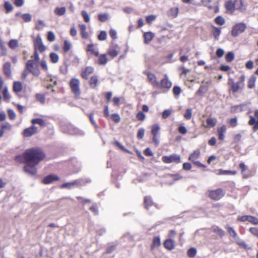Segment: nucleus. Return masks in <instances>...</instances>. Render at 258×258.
I'll list each match as a JSON object with an SVG mask.
<instances>
[{
	"mask_svg": "<svg viewBox=\"0 0 258 258\" xmlns=\"http://www.w3.org/2000/svg\"><path fill=\"white\" fill-rule=\"evenodd\" d=\"M44 155L39 149L32 148L27 150L23 154L18 155L15 160L19 162H25L24 167V171L30 175H34L37 172L36 166L44 158Z\"/></svg>",
	"mask_w": 258,
	"mask_h": 258,
	"instance_id": "1",
	"label": "nucleus"
},
{
	"mask_svg": "<svg viewBox=\"0 0 258 258\" xmlns=\"http://www.w3.org/2000/svg\"><path fill=\"white\" fill-rule=\"evenodd\" d=\"M31 58L32 59L27 61L26 69L33 75L38 76L40 74V71L38 68V62L39 60L38 53L34 52Z\"/></svg>",
	"mask_w": 258,
	"mask_h": 258,
	"instance_id": "2",
	"label": "nucleus"
},
{
	"mask_svg": "<svg viewBox=\"0 0 258 258\" xmlns=\"http://www.w3.org/2000/svg\"><path fill=\"white\" fill-rule=\"evenodd\" d=\"M226 229H227V232L229 234V235L232 237L234 241L239 245L245 248H248L247 245L245 243V242L241 239L237 235L236 231L233 229V228L226 226Z\"/></svg>",
	"mask_w": 258,
	"mask_h": 258,
	"instance_id": "3",
	"label": "nucleus"
},
{
	"mask_svg": "<svg viewBox=\"0 0 258 258\" xmlns=\"http://www.w3.org/2000/svg\"><path fill=\"white\" fill-rule=\"evenodd\" d=\"M245 77L244 75H241L239 78V81L236 83H233L230 89V91L233 93L237 92L242 90L244 87V81Z\"/></svg>",
	"mask_w": 258,
	"mask_h": 258,
	"instance_id": "4",
	"label": "nucleus"
},
{
	"mask_svg": "<svg viewBox=\"0 0 258 258\" xmlns=\"http://www.w3.org/2000/svg\"><path fill=\"white\" fill-rule=\"evenodd\" d=\"M246 28V25L244 23H239L234 25L232 28L231 33L233 37H237L242 33Z\"/></svg>",
	"mask_w": 258,
	"mask_h": 258,
	"instance_id": "5",
	"label": "nucleus"
},
{
	"mask_svg": "<svg viewBox=\"0 0 258 258\" xmlns=\"http://www.w3.org/2000/svg\"><path fill=\"white\" fill-rule=\"evenodd\" d=\"M70 86L72 92L76 96H79L80 95V81L78 79H72L70 81Z\"/></svg>",
	"mask_w": 258,
	"mask_h": 258,
	"instance_id": "6",
	"label": "nucleus"
},
{
	"mask_svg": "<svg viewBox=\"0 0 258 258\" xmlns=\"http://www.w3.org/2000/svg\"><path fill=\"white\" fill-rule=\"evenodd\" d=\"M34 52H38L39 50L40 52H44L45 49V46L42 43V39L40 36H38L34 41Z\"/></svg>",
	"mask_w": 258,
	"mask_h": 258,
	"instance_id": "7",
	"label": "nucleus"
},
{
	"mask_svg": "<svg viewBox=\"0 0 258 258\" xmlns=\"http://www.w3.org/2000/svg\"><path fill=\"white\" fill-rule=\"evenodd\" d=\"M162 161L165 163H180V156L177 154H172L169 156H164L162 157Z\"/></svg>",
	"mask_w": 258,
	"mask_h": 258,
	"instance_id": "8",
	"label": "nucleus"
},
{
	"mask_svg": "<svg viewBox=\"0 0 258 258\" xmlns=\"http://www.w3.org/2000/svg\"><path fill=\"white\" fill-rule=\"evenodd\" d=\"M239 167L241 169V173L242 175V177L245 178H248L252 175V173L251 170L248 168V167L245 165V164L241 162L239 164Z\"/></svg>",
	"mask_w": 258,
	"mask_h": 258,
	"instance_id": "9",
	"label": "nucleus"
},
{
	"mask_svg": "<svg viewBox=\"0 0 258 258\" xmlns=\"http://www.w3.org/2000/svg\"><path fill=\"white\" fill-rule=\"evenodd\" d=\"M202 5L208 9H213L215 13L218 12L217 5L215 0H201Z\"/></svg>",
	"mask_w": 258,
	"mask_h": 258,
	"instance_id": "10",
	"label": "nucleus"
},
{
	"mask_svg": "<svg viewBox=\"0 0 258 258\" xmlns=\"http://www.w3.org/2000/svg\"><path fill=\"white\" fill-rule=\"evenodd\" d=\"M209 195L211 199L215 200H218L224 196V191L222 189L220 188L215 190L210 191Z\"/></svg>",
	"mask_w": 258,
	"mask_h": 258,
	"instance_id": "11",
	"label": "nucleus"
},
{
	"mask_svg": "<svg viewBox=\"0 0 258 258\" xmlns=\"http://www.w3.org/2000/svg\"><path fill=\"white\" fill-rule=\"evenodd\" d=\"M81 180L80 179L76 180L73 182L65 183L60 185L62 188H66L71 189L72 188L81 185Z\"/></svg>",
	"mask_w": 258,
	"mask_h": 258,
	"instance_id": "12",
	"label": "nucleus"
},
{
	"mask_svg": "<svg viewBox=\"0 0 258 258\" xmlns=\"http://www.w3.org/2000/svg\"><path fill=\"white\" fill-rule=\"evenodd\" d=\"M172 86V83L169 80L167 74L164 75V78L159 83V87L161 88L169 89Z\"/></svg>",
	"mask_w": 258,
	"mask_h": 258,
	"instance_id": "13",
	"label": "nucleus"
},
{
	"mask_svg": "<svg viewBox=\"0 0 258 258\" xmlns=\"http://www.w3.org/2000/svg\"><path fill=\"white\" fill-rule=\"evenodd\" d=\"M37 127L34 125H32L30 127L26 128L23 133L24 137H30L37 132Z\"/></svg>",
	"mask_w": 258,
	"mask_h": 258,
	"instance_id": "14",
	"label": "nucleus"
},
{
	"mask_svg": "<svg viewBox=\"0 0 258 258\" xmlns=\"http://www.w3.org/2000/svg\"><path fill=\"white\" fill-rule=\"evenodd\" d=\"M146 75L148 77V79L154 87H159V83L157 80V78L155 75L151 73L147 72Z\"/></svg>",
	"mask_w": 258,
	"mask_h": 258,
	"instance_id": "15",
	"label": "nucleus"
},
{
	"mask_svg": "<svg viewBox=\"0 0 258 258\" xmlns=\"http://www.w3.org/2000/svg\"><path fill=\"white\" fill-rule=\"evenodd\" d=\"M59 177L55 175L51 174L46 176L43 179V183L44 184H49L54 181L59 180Z\"/></svg>",
	"mask_w": 258,
	"mask_h": 258,
	"instance_id": "16",
	"label": "nucleus"
},
{
	"mask_svg": "<svg viewBox=\"0 0 258 258\" xmlns=\"http://www.w3.org/2000/svg\"><path fill=\"white\" fill-rule=\"evenodd\" d=\"M94 71L93 68L88 67L85 70L82 71L81 73L82 77L85 79H87L89 75L92 74Z\"/></svg>",
	"mask_w": 258,
	"mask_h": 258,
	"instance_id": "17",
	"label": "nucleus"
},
{
	"mask_svg": "<svg viewBox=\"0 0 258 258\" xmlns=\"http://www.w3.org/2000/svg\"><path fill=\"white\" fill-rule=\"evenodd\" d=\"M234 6L235 10H238L241 11H243L245 10V8L243 4V2L242 0H235L234 1Z\"/></svg>",
	"mask_w": 258,
	"mask_h": 258,
	"instance_id": "18",
	"label": "nucleus"
},
{
	"mask_svg": "<svg viewBox=\"0 0 258 258\" xmlns=\"http://www.w3.org/2000/svg\"><path fill=\"white\" fill-rule=\"evenodd\" d=\"M250 119L248 124L250 125H253V130L256 131L258 130V120H256L255 118L253 116H249Z\"/></svg>",
	"mask_w": 258,
	"mask_h": 258,
	"instance_id": "19",
	"label": "nucleus"
},
{
	"mask_svg": "<svg viewBox=\"0 0 258 258\" xmlns=\"http://www.w3.org/2000/svg\"><path fill=\"white\" fill-rule=\"evenodd\" d=\"M178 12L179 9L177 7L171 8L168 12V15L172 18H175L177 16Z\"/></svg>",
	"mask_w": 258,
	"mask_h": 258,
	"instance_id": "20",
	"label": "nucleus"
},
{
	"mask_svg": "<svg viewBox=\"0 0 258 258\" xmlns=\"http://www.w3.org/2000/svg\"><path fill=\"white\" fill-rule=\"evenodd\" d=\"M154 37V34L150 32H146L144 34V42L146 44L150 43L153 38Z\"/></svg>",
	"mask_w": 258,
	"mask_h": 258,
	"instance_id": "21",
	"label": "nucleus"
},
{
	"mask_svg": "<svg viewBox=\"0 0 258 258\" xmlns=\"http://www.w3.org/2000/svg\"><path fill=\"white\" fill-rule=\"evenodd\" d=\"M54 13L58 16H63L66 13V8L64 7H56L54 10Z\"/></svg>",
	"mask_w": 258,
	"mask_h": 258,
	"instance_id": "22",
	"label": "nucleus"
},
{
	"mask_svg": "<svg viewBox=\"0 0 258 258\" xmlns=\"http://www.w3.org/2000/svg\"><path fill=\"white\" fill-rule=\"evenodd\" d=\"M164 245L167 249L172 250L174 248V241L171 239H169L164 242Z\"/></svg>",
	"mask_w": 258,
	"mask_h": 258,
	"instance_id": "23",
	"label": "nucleus"
},
{
	"mask_svg": "<svg viewBox=\"0 0 258 258\" xmlns=\"http://www.w3.org/2000/svg\"><path fill=\"white\" fill-rule=\"evenodd\" d=\"M226 127L224 125L218 128V134L219 136V139L223 140L224 139L225 133L226 132Z\"/></svg>",
	"mask_w": 258,
	"mask_h": 258,
	"instance_id": "24",
	"label": "nucleus"
},
{
	"mask_svg": "<svg viewBox=\"0 0 258 258\" xmlns=\"http://www.w3.org/2000/svg\"><path fill=\"white\" fill-rule=\"evenodd\" d=\"M161 245V241L159 237H155L153 240L152 244L151 246V250L158 247Z\"/></svg>",
	"mask_w": 258,
	"mask_h": 258,
	"instance_id": "25",
	"label": "nucleus"
},
{
	"mask_svg": "<svg viewBox=\"0 0 258 258\" xmlns=\"http://www.w3.org/2000/svg\"><path fill=\"white\" fill-rule=\"evenodd\" d=\"M3 69L6 75L10 77L11 75V63L9 62H6L4 64Z\"/></svg>",
	"mask_w": 258,
	"mask_h": 258,
	"instance_id": "26",
	"label": "nucleus"
},
{
	"mask_svg": "<svg viewBox=\"0 0 258 258\" xmlns=\"http://www.w3.org/2000/svg\"><path fill=\"white\" fill-rule=\"evenodd\" d=\"M86 51L88 52H91L92 54H94L95 56L99 55V51L97 49L94 47L93 44H89L87 46Z\"/></svg>",
	"mask_w": 258,
	"mask_h": 258,
	"instance_id": "27",
	"label": "nucleus"
},
{
	"mask_svg": "<svg viewBox=\"0 0 258 258\" xmlns=\"http://www.w3.org/2000/svg\"><path fill=\"white\" fill-rule=\"evenodd\" d=\"M212 34L216 39H218L219 37L221 34V28L216 27L212 26Z\"/></svg>",
	"mask_w": 258,
	"mask_h": 258,
	"instance_id": "28",
	"label": "nucleus"
},
{
	"mask_svg": "<svg viewBox=\"0 0 258 258\" xmlns=\"http://www.w3.org/2000/svg\"><path fill=\"white\" fill-rule=\"evenodd\" d=\"M256 77L252 75L250 77L248 81L247 86L249 88H253L255 86V83L256 81Z\"/></svg>",
	"mask_w": 258,
	"mask_h": 258,
	"instance_id": "29",
	"label": "nucleus"
},
{
	"mask_svg": "<svg viewBox=\"0 0 258 258\" xmlns=\"http://www.w3.org/2000/svg\"><path fill=\"white\" fill-rule=\"evenodd\" d=\"M200 155V151L199 150H195L189 157V160L192 162L196 160Z\"/></svg>",
	"mask_w": 258,
	"mask_h": 258,
	"instance_id": "30",
	"label": "nucleus"
},
{
	"mask_svg": "<svg viewBox=\"0 0 258 258\" xmlns=\"http://www.w3.org/2000/svg\"><path fill=\"white\" fill-rule=\"evenodd\" d=\"M108 61V58L106 54H103L99 56L98 62L100 64H105Z\"/></svg>",
	"mask_w": 258,
	"mask_h": 258,
	"instance_id": "31",
	"label": "nucleus"
},
{
	"mask_svg": "<svg viewBox=\"0 0 258 258\" xmlns=\"http://www.w3.org/2000/svg\"><path fill=\"white\" fill-rule=\"evenodd\" d=\"M79 27L81 31V34L82 38L86 39L88 37V33L86 31V27L84 24H80Z\"/></svg>",
	"mask_w": 258,
	"mask_h": 258,
	"instance_id": "32",
	"label": "nucleus"
},
{
	"mask_svg": "<svg viewBox=\"0 0 258 258\" xmlns=\"http://www.w3.org/2000/svg\"><path fill=\"white\" fill-rule=\"evenodd\" d=\"M22 89V85L20 82H15L13 85V90L15 92H19Z\"/></svg>",
	"mask_w": 258,
	"mask_h": 258,
	"instance_id": "33",
	"label": "nucleus"
},
{
	"mask_svg": "<svg viewBox=\"0 0 258 258\" xmlns=\"http://www.w3.org/2000/svg\"><path fill=\"white\" fill-rule=\"evenodd\" d=\"M49 57L50 59V61L53 63H57L59 60V56L58 55L54 52H51L49 54Z\"/></svg>",
	"mask_w": 258,
	"mask_h": 258,
	"instance_id": "34",
	"label": "nucleus"
},
{
	"mask_svg": "<svg viewBox=\"0 0 258 258\" xmlns=\"http://www.w3.org/2000/svg\"><path fill=\"white\" fill-rule=\"evenodd\" d=\"M207 125L206 127H214L216 125V119L208 118L206 120Z\"/></svg>",
	"mask_w": 258,
	"mask_h": 258,
	"instance_id": "35",
	"label": "nucleus"
},
{
	"mask_svg": "<svg viewBox=\"0 0 258 258\" xmlns=\"http://www.w3.org/2000/svg\"><path fill=\"white\" fill-rule=\"evenodd\" d=\"M160 130V127L159 125L155 124L152 126L151 133L153 136H157Z\"/></svg>",
	"mask_w": 258,
	"mask_h": 258,
	"instance_id": "36",
	"label": "nucleus"
},
{
	"mask_svg": "<svg viewBox=\"0 0 258 258\" xmlns=\"http://www.w3.org/2000/svg\"><path fill=\"white\" fill-rule=\"evenodd\" d=\"M234 5V1H229L226 3L225 6L228 11L232 12L235 10Z\"/></svg>",
	"mask_w": 258,
	"mask_h": 258,
	"instance_id": "37",
	"label": "nucleus"
},
{
	"mask_svg": "<svg viewBox=\"0 0 258 258\" xmlns=\"http://www.w3.org/2000/svg\"><path fill=\"white\" fill-rule=\"evenodd\" d=\"M236 171H231V170H219L218 171L217 174L218 175H226V174H231L235 175L236 174Z\"/></svg>",
	"mask_w": 258,
	"mask_h": 258,
	"instance_id": "38",
	"label": "nucleus"
},
{
	"mask_svg": "<svg viewBox=\"0 0 258 258\" xmlns=\"http://www.w3.org/2000/svg\"><path fill=\"white\" fill-rule=\"evenodd\" d=\"M98 17V20L101 22L106 21L109 18V15L107 13L100 14Z\"/></svg>",
	"mask_w": 258,
	"mask_h": 258,
	"instance_id": "39",
	"label": "nucleus"
},
{
	"mask_svg": "<svg viewBox=\"0 0 258 258\" xmlns=\"http://www.w3.org/2000/svg\"><path fill=\"white\" fill-rule=\"evenodd\" d=\"M31 122L33 124H38L41 126H44L45 125V122L43 119L42 118H35L31 120Z\"/></svg>",
	"mask_w": 258,
	"mask_h": 258,
	"instance_id": "40",
	"label": "nucleus"
},
{
	"mask_svg": "<svg viewBox=\"0 0 258 258\" xmlns=\"http://www.w3.org/2000/svg\"><path fill=\"white\" fill-rule=\"evenodd\" d=\"M107 53L109 56H110L112 58L115 57L118 54V51L114 49H108Z\"/></svg>",
	"mask_w": 258,
	"mask_h": 258,
	"instance_id": "41",
	"label": "nucleus"
},
{
	"mask_svg": "<svg viewBox=\"0 0 258 258\" xmlns=\"http://www.w3.org/2000/svg\"><path fill=\"white\" fill-rule=\"evenodd\" d=\"M4 99L6 101H9L11 98V96L9 93L8 89L7 87H5L3 92Z\"/></svg>",
	"mask_w": 258,
	"mask_h": 258,
	"instance_id": "42",
	"label": "nucleus"
},
{
	"mask_svg": "<svg viewBox=\"0 0 258 258\" xmlns=\"http://www.w3.org/2000/svg\"><path fill=\"white\" fill-rule=\"evenodd\" d=\"M234 58V54L232 52H229L225 56V60L228 62H231Z\"/></svg>",
	"mask_w": 258,
	"mask_h": 258,
	"instance_id": "43",
	"label": "nucleus"
},
{
	"mask_svg": "<svg viewBox=\"0 0 258 258\" xmlns=\"http://www.w3.org/2000/svg\"><path fill=\"white\" fill-rule=\"evenodd\" d=\"M213 231L220 237H223L225 234V232L222 229L218 227L214 228Z\"/></svg>",
	"mask_w": 258,
	"mask_h": 258,
	"instance_id": "44",
	"label": "nucleus"
},
{
	"mask_svg": "<svg viewBox=\"0 0 258 258\" xmlns=\"http://www.w3.org/2000/svg\"><path fill=\"white\" fill-rule=\"evenodd\" d=\"M9 47L12 49H15L18 46V42L16 39H12L9 43Z\"/></svg>",
	"mask_w": 258,
	"mask_h": 258,
	"instance_id": "45",
	"label": "nucleus"
},
{
	"mask_svg": "<svg viewBox=\"0 0 258 258\" xmlns=\"http://www.w3.org/2000/svg\"><path fill=\"white\" fill-rule=\"evenodd\" d=\"M4 7L6 10V13H8L12 11L13 9L12 5L9 2H6L5 3Z\"/></svg>",
	"mask_w": 258,
	"mask_h": 258,
	"instance_id": "46",
	"label": "nucleus"
},
{
	"mask_svg": "<svg viewBox=\"0 0 258 258\" xmlns=\"http://www.w3.org/2000/svg\"><path fill=\"white\" fill-rule=\"evenodd\" d=\"M248 221L254 225H258V219L255 217L248 215Z\"/></svg>",
	"mask_w": 258,
	"mask_h": 258,
	"instance_id": "47",
	"label": "nucleus"
},
{
	"mask_svg": "<svg viewBox=\"0 0 258 258\" xmlns=\"http://www.w3.org/2000/svg\"><path fill=\"white\" fill-rule=\"evenodd\" d=\"M197 253V250L195 248L191 247L187 251V255L190 257H192L196 255Z\"/></svg>",
	"mask_w": 258,
	"mask_h": 258,
	"instance_id": "48",
	"label": "nucleus"
},
{
	"mask_svg": "<svg viewBox=\"0 0 258 258\" xmlns=\"http://www.w3.org/2000/svg\"><path fill=\"white\" fill-rule=\"evenodd\" d=\"M215 21L217 24L219 25H222L225 23V20L221 16L216 17L215 19Z\"/></svg>",
	"mask_w": 258,
	"mask_h": 258,
	"instance_id": "49",
	"label": "nucleus"
},
{
	"mask_svg": "<svg viewBox=\"0 0 258 258\" xmlns=\"http://www.w3.org/2000/svg\"><path fill=\"white\" fill-rule=\"evenodd\" d=\"M107 33L105 31H101L98 36V38L100 41L105 40L106 39Z\"/></svg>",
	"mask_w": 258,
	"mask_h": 258,
	"instance_id": "50",
	"label": "nucleus"
},
{
	"mask_svg": "<svg viewBox=\"0 0 258 258\" xmlns=\"http://www.w3.org/2000/svg\"><path fill=\"white\" fill-rule=\"evenodd\" d=\"M191 115L192 109L191 108H188L185 111V112L184 114V117L187 119H189L191 117Z\"/></svg>",
	"mask_w": 258,
	"mask_h": 258,
	"instance_id": "51",
	"label": "nucleus"
},
{
	"mask_svg": "<svg viewBox=\"0 0 258 258\" xmlns=\"http://www.w3.org/2000/svg\"><path fill=\"white\" fill-rule=\"evenodd\" d=\"M144 203L146 208L148 209L150 205H152V202L150 197H146L144 199Z\"/></svg>",
	"mask_w": 258,
	"mask_h": 258,
	"instance_id": "52",
	"label": "nucleus"
},
{
	"mask_svg": "<svg viewBox=\"0 0 258 258\" xmlns=\"http://www.w3.org/2000/svg\"><path fill=\"white\" fill-rule=\"evenodd\" d=\"M55 36L53 32L49 31L47 35V39L50 42H52L55 40Z\"/></svg>",
	"mask_w": 258,
	"mask_h": 258,
	"instance_id": "53",
	"label": "nucleus"
},
{
	"mask_svg": "<svg viewBox=\"0 0 258 258\" xmlns=\"http://www.w3.org/2000/svg\"><path fill=\"white\" fill-rule=\"evenodd\" d=\"M97 82H98V79L95 76H93L92 77L91 79H90V85L93 87H95L97 84Z\"/></svg>",
	"mask_w": 258,
	"mask_h": 258,
	"instance_id": "54",
	"label": "nucleus"
},
{
	"mask_svg": "<svg viewBox=\"0 0 258 258\" xmlns=\"http://www.w3.org/2000/svg\"><path fill=\"white\" fill-rule=\"evenodd\" d=\"M71 48V44L70 42L67 40L64 41V46L63 48V51L66 52L70 50Z\"/></svg>",
	"mask_w": 258,
	"mask_h": 258,
	"instance_id": "55",
	"label": "nucleus"
},
{
	"mask_svg": "<svg viewBox=\"0 0 258 258\" xmlns=\"http://www.w3.org/2000/svg\"><path fill=\"white\" fill-rule=\"evenodd\" d=\"M137 118L139 120H143L146 118V115L142 112H139L136 115Z\"/></svg>",
	"mask_w": 258,
	"mask_h": 258,
	"instance_id": "56",
	"label": "nucleus"
},
{
	"mask_svg": "<svg viewBox=\"0 0 258 258\" xmlns=\"http://www.w3.org/2000/svg\"><path fill=\"white\" fill-rule=\"evenodd\" d=\"M111 117V119L116 123L119 122L120 120V116L118 114H112Z\"/></svg>",
	"mask_w": 258,
	"mask_h": 258,
	"instance_id": "57",
	"label": "nucleus"
},
{
	"mask_svg": "<svg viewBox=\"0 0 258 258\" xmlns=\"http://www.w3.org/2000/svg\"><path fill=\"white\" fill-rule=\"evenodd\" d=\"M81 14L84 19V21L86 22H89L90 21V17L87 14V12L85 11H83Z\"/></svg>",
	"mask_w": 258,
	"mask_h": 258,
	"instance_id": "58",
	"label": "nucleus"
},
{
	"mask_svg": "<svg viewBox=\"0 0 258 258\" xmlns=\"http://www.w3.org/2000/svg\"><path fill=\"white\" fill-rule=\"evenodd\" d=\"M23 20L26 22H28L31 21V16L29 14H25L22 16Z\"/></svg>",
	"mask_w": 258,
	"mask_h": 258,
	"instance_id": "59",
	"label": "nucleus"
},
{
	"mask_svg": "<svg viewBox=\"0 0 258 258\" xmlns=\"http://www.w3.org/2000/svg\"><path fill=\"white\" fill-rule=\"evenodd\" d=\"M207 86H201L199 89L197 93L199 94H204L207 91Z\"/></svg>",
	"mask_w": 258,
	"mask_h": 258,
	"instance_id": "60",
	"label": "nucleus"
},
{
	"mask_svg": "<svg viewBox=\"0 0 258 258\" xmlns=\"http://www.w3.org/2000/svg\"><path fill=\"white\" fill-rule=\"evenodd\" d=\"M145 133V130L143 128H141L138 130V134H137V137L138 138L141 139L143 138L144 136Z\"/></svg>",
	"mask_w": 258,
	"mask_h": 258,
	"instance_id": "61",
	"label": "nucleus"
},
{
	"mask_svg": "<svg viewBox=\"0 0 258 258\" xmlns=\"http://www.w3.org/2000/svg\"><path fill=\"white\" fill-rule=\"evenodd\" d=\"M249 230L252 235L258 238V228L255 227L250 228Z\"/></svg>",
	"mask_w": 258,
	"mask_h": 258,
	"instance_id": "62",
	"label": "nucleus"
},
{
	"mask_svg": "<svg viewBox=\"0 0 258 258\" xmlns=\"http://www.w3.org/2000/svg\"><path fill=\"white\" fill-rule=\"evenodd\" d=\"M173 92L174 95H179L181 92V90L179 87L174 86L173 88Z\"/></svg>",
	"mask_w": 258,
	"mask_h": 258,
	"instance_id": "63",
	"label": "nucleus"
},
{
	"mask_svg": "<svg viewBox=\"0 0 258 258\" xmlns=\"http://www.w3.org/2000/svg\"><path fill=\"white\" fill-rule=\"evenodd\" d=\"M171 114V110H170L169 109H166L162 112V117L163 118H166L169 116H170Z\"/></svg>",
	"mask_w": 258,
	"mask_h": 258,
	"instance_id": "64",
	"label": "nucleus"
}]
</instances>
